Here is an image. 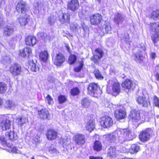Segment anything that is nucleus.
<instances>
[{
  "mask_svg": "<svg viewBox=\"0 0 159 159\" xmlns=\"http://www.w3.org/2000/svg\"><path fill=\"white\" fill-rule=\"evenodd\" d=\"M116 133L121 143L126 140H132L136 136L134 132H131L128 129H118L116 130Z\"/></svg>",
  "mask_w": 159,
  "mask_h": 159,
  "instance_id": "f257e3e1",
  "label": "nucleus"
},
{
  "mask_svg": "<svg viewBox=\"0 0 159 159\" xmlns=\"http://www.w3.org/2000/svg\"><path fill=\"white\" fill-rule=\"evenodd\" d=\"M120 84L115 78H111L107 82V90L111 89L110 92L114 96L118 94L120 91Z\"/></svg>",
  "mask_w": 159,
  "mask_h": 159,
  "instance_id": "f03ea898",
  "label": "nucleus"
},
{
  "mask_svg": "<svg viewBox=\"0 0 159 159\" xmlns=\"http://www.w3.org/2000/svg\"><path fill=\"white\" fill-rule=\"evenodd\" d=\"M152 130L150 128H148L141 132L139 135L140 140L143 142H146L149 140L150 134Z\"/></svg>",
  "mask_w": 159,
  "mask_h": 159,
  "instance_id": "7ed1b4c3",
  "label": "nucleus"
},
{
  "mask_svg": "<svg viewBox=\"0 0 159 159\" xmlns=\"http://www.w3.org/2000/svg\"><path fill=\"white\" fill-rule=\"evenodd\" d=\"M129 116L130 118H131L133 121L137 122L140 120H141L142 121L145 120V117H143L142 116L141 117L139 112L135 109L131 110Z\"/></svg>",
  "mask_w": 159,
  "mask_h": 159,
  "instance_id": "20e7f679",
  "label": "nucleus"
},
{
  "mask_svg": "<svg viewBox=\"0 0 159 159\" xmlns=\"http://www.w3.org/2000/svg\"><path fill=\"white\" fill-rule=\"evenodd\" d=\"M100 123L101 125L104 128H109L113 124L112 119L109 116H105L102 117Z\"/></svg>",
  "mask_w": 159,
  "mask_h": 159,
  "instance_id": "39448f33",
  "label": "nucleus"
},
{
  "mask_svg": "<svg viewBox=\"0 0 159 159\" xmlns=\"http://www.w3.org/2000/svg\"><path fill=\"white\" fill-rule=\"evenodd\" d=\"M136 100L138 103L144 107H147L150 105V102L148 98L144 96L138 95L136 98Z\"/></svg>",
  "mask_w": 159,
  "mask_h": 159,
  "instance_id": "423d86ee",
  "label": "nucleus"
},
{
  "mask_svg": "<svg viewBox=\"0 0 159 159\" xmlns=\"http://www.w3.org/2000/svg\"><path fill=\"white\" fill-rule=\"evenodd\" d=\"M90 19L91 24L97 25L100 23L102 19V17L101 14H96L90 16Z\"/></svg>",
  "mask_w": 159,
  "mask_h": 159,
  "instance_id": "0eeeda50",
  "label": "nucleus"
},
{
  "mask_svg": "<svg viewBox=\"0 0 159 159\" xmlns=\"http://www.w3.org/2000/svg\"><path fill=\"white\" fill-rule=\"evenodd\" d=\"M75 143L78 145L82 146L85 142L84 136L80 134H76L74 137Z\"/></svg>",
  "mask_w": 159,
  "mask_h": 159,
  "instance_id": "6e6552de",
  "label": "nucleus"
},
{
  "mask_svg": "<svg viewBox=\"0 0 159 159\" xmlns=\"http://www.w3.org/2000/svg\"><path fill=\"white\" fill-rule=\"evenodd\" d=\"M21 71V67L18 64H12L10 67V71L14 75H19Z\"/></svg>",
  "mask_w": 159,
  "mask_h": 159,
  "instance_id": "1a4fd4ad",
  "label": "nucleus"
},
{
  "mask_svg": "<svg viewBox=\"0 0 159 159\" xmlns=\"http://www.w3.org/2000/svg\"><path fill=\"white\" fill-rule=\"evenodd\" d=\"M104 55L103 52L100 48H97L94 51V55L92 57V59L95 63L97 61V60L101 58Z\"/></svg>",
  "mask_w": 159,
  "mask_h": 159,
  "instance_id": "9d476101",
  "label": "nucleus"
},
{
  "mask_svg": "<svg viewBox=\"0 0 159 159\" xmlns=\"http://www.w3.org/2000/svg\"><path fill=\"white\" fill-rule=\"evenodd\" d=\"M16 9L19 13H25L27 10L26 4L25 2L23 1L19 2L17 5Z\"/></svg>",
  "mask_w": 159,
  "mask_h": 159,
  "instance_id": "9b49d317",
  "label": "nucleus"
},
{
  "mask_svg": "<svg viewBox=\"0 0 159 159\" xmlns=\"http://www.w3.org/2000/svg\"><path fill=\"white\" fill-rule=\"evenodd\" d=\"M99 89V86L97 84L92 83L89 85L88 87V91L89 94L92 95L97 93Z\"/></svg>",
  "mask_w": 159,
  "mask_h": 159,
  "instance_id": "f8f14e48",
  "label": "nucleus"
},
{
  "mask_svg": "<svg viewBox=\"0 0 159 159\" xmlns=\"http://www.w3.org/2000/svg\"><path fill=\"white\" fill-rule=\"evenodd\" d=\"M64 56L61 53H59L56 55L54 60V62L57 66H60L65 61Z\"/></svg>",
  "mask_w": 159,
  "mask_h": 159,
  "instance_id": "ddd939ff",
  "label": "nucleus"
},
{
  "mask_svg": "<svg viewBox=\"0 0 159 159\" xmlns=\"http://www.w3.org/2000/svg\"><path fill=\"white\" fill-rule=\"evenodd\" d=\"M79 4L78 0H71L68 3V8L72 11H75L78 9Z\"/></svg>",
  "mask_w": 159,
  "mask_h": 159,
  "instance_id": "4468645a",
  "label": "nucleus"
},
{
  "mask_svg": "<svg viewBox=\"0 0 159 159\" xmlns=\"http://www.w3.org/2000/svg\"><path fill=\"white\" fill-rule=\"evenodd\" d=\"M14 32V29L11 25L6 26L3 28V33L5 35L11 36L13 34Z\"/></svg>",
  "mask_w": 159,
  "mask_h": 159,
  "instance_id": "2eb2a0df",
  "label": "nucleus"
},
{
  "mask_svg": "<svg viewBox=\"0 0 159 159\" xmlns=\"http://www.w3.org/2000/svg\"><path fill=\"white\" fill-rule=\"evenodd\" d=\"M11 122L9 120L5 119L2 121L0 124V128L3 131H6L10 128Z\"/></svg>",
  "mask_w": 159,
  "mask_h": 159,
  "instance_id": "dca6fc26",
  "label": "nucleus"
},
{
  "mask_svg": "<svg viewBox=\"0 0 159 159\" xmlns=\"http://www.w3.org/2000/svg\"><path fill=\"white\" fill-rule=\"evenodd\" d=\"M38 113L40 117L43 119H50V114L48 110L46 109H42L40 111H38Z\"/></svg>",
  "mask_w": 159,
  "mask_h": 159,
  "instance_id": "f3484780",
  "label": "nucleus"
},
{
  "mask_svg": "<svg viewBox=\"0 0 159 159\" xmlns=\"http://www.w3.org/2000/svg\"><path fill=\"white\" fill-rule=\"evenodd\" d=\"M19 54L20 56L23 57L27 56L29 57L32 54V49L29 47H26L20 50Z\"/></svg>",
  "mask_w": 159,
  "mask_h": 159,
  "instance_id": "a211bd4d",
  "label": "nucleus"
},
{
  "mask_svg": "<svg viewBox=\"0 0 159 159\" xmlns=\"http://www.w3.org/2000/svg\"><path fill=\"white\" fill-rule=\"evenodd\" d=\"M25 42L27 45L33 46L37 43V39L35 37L33 36H29L25 39Z\"/></svg>",
  "mask_w": 159,
  "mask_h": 159,
  "instance_id": "6ab92c4d",
  "label": "nucleus"
},
{
  "mask_svg": "<svg viewBox=\"0 0 159 159\" xmlns=\"http://www.w3.org/2000/svg\"><path fill=\"white\" fill-rule=\"evenodd\" d=\"M70 18L69 14H62L59 16V20L62 24H68L70 23Z\"/></svg>",
  "mask_w": 159,
  "mask_h": 159,
  "instance_id": "aec40b11",
  "label": "nucleus"
},
{
  "mask_svg": "<svg viewBox=\"0 0 159 159\" xmlns=\"http://www.w3.org/2000/svg\"><path fill=\"white\" fill-rule=\"evenodd\" d=\"M114 20L115 23L119 25L122 23L124 20V18L121 14L117 13L115 15Z\"/></svg>",
  "mask_w": 159,
  "mask_h": 159,
  "instance_id": "412c9836",
  "label": "nucleus"
},
{
  "mask_svg": "<svg viewBox=\"0 0 159 159\" xmlns=\"http://www.w3.org/2000/svg\"><path fill=\"white\" fill-rule=\"evenodd\" d=\"M126 115L125 112L123 110H117L115 111V116L118 120L125 119Z\"/></svg>",
  "mask_w": 159,
  "mask_h": 159,
  "instance_id": "4be33fe9",
  "label": "nucleus"
},
{
  "mask_svg": "<svg viewBox=\"0 0 159 159\" xmlns=\"http://www.w3.org/2000/svg\"><path fill=\"white\" fill-rule=\"evenodd\" d=\"M116 137H117L116 130L114 132L105 135L106 140L109 143H112L114 141Z\"/></svg>",
  "mask_w": 159,
  "mask_h": 159,
  "instance_id": "5701e85b",
  "label": "nucleus"
},
{
  "mask_svg": "<svg viewBox=\"0 0 159 159\" xmlns=\"http://www.w3.org/2000/svg\"><path fill=\"white\" fill-rule=\"evenodd\" d=\"M40 66L38 64H35L33 62V61H32L29 62V68L33 71L36 72L39 71V69Z\"/></svg>",
  "mask_w": 159,
  "mask_h": 159,
  "instance_id": "b1692460",
  "label": "nucleus"
},
{
  "mask_svg": "<svg viewBox=\"0 0 159 159\" xmlns=\"http://www.w3.org/2000/svg\"><path fill=\"white\" fill-rule=\"evenodd\" d=\"M57 133L52 129L49 130L47 134V137L48 140H53L55 139L57 136Z\"/></svg>",
  "mask_w": 159,
  "mask_h": 159,
  "instance_id": "393cba45",
  "label": "nucleus"
},
{
  "mask_svg": "<svg viewBox=\"0 0 159 159\" xmlns=\"http://www.w3.org/2000/svg\"><path fill=\"white\" fill-rule=\"evenodd\" d=\"M107 154L110 157L114 158L116 156V149L115 147L111 146L107 151Z\"/></svg>",
  "mask_w": 159,
  "mask_h": 159,
  "instance_id": "a878e982",
  "label": "nucleus"
},
{
  "mask_svg": "<svg viewBox=\"0 0 159 159\" xmlns=\"http://www.w3.org/2000/svg\"><path fill=\"white\" fill-rule=\"evenodd\" d=\"M111 25L108 22H105V23L102 26V30L104 33H111Z\"/></svg>",
  "mask_w": 159,
  "mask_h": 159,
  "instance_id": "bb28decb",
  "label": "nucleus"
},
{
  "mask_svg": "<svg viewBox=\"0 0 159 159\" xmlns=\"http://www.w3.org/2000/svg\"><path fill=\"white\" fill-rule=\"evenodd\" d=\"M91 100L88 98H84L81 99V104L82 107L84 108H87L90 105Z\"/></svg>",
  "mask_w": 159,
  "mask_h": 159,
  "instance_id": "cd10ccee",
  "label": "nucleus"
},
{
  "mask_svg": "<svg viewBox=\"0 0 159 159\" xmlns=\"http://www.w3.org/2000/svg\"><path fill=\"white\" fill-rule=\"evenodd\" d=\"M16 106L14 102L12 101L7 100L3 104V107L11 109H13Z\"/></svg>",
  "mask_w": 159,
  "mask_h": 159,
  "instance_id": "c85d7f7f",
  "label": "nucleus"
},
{
  "mask_svg": "<svg viewBox=\"0 0 159 159\" xmlns=\"http://www.w3.org/2000/svg\"><path fill=\"white\" fill-rule=\"evenodd\" d=\"M140 150V146L137 144H132L129 149V152L131 154L136 153Z\"/></svg>",
  "mask_w": 159,
  "mask_h": 159,
  "instance_id": "c756f323",
  "label": "nucleus"
},
{
  "mask_svg": "<svg viewBox=\"0 0 159 159\" xmlns=\"http://www.w3.org/2000/svg\"><path fill=\"white\" fill-rule=\"evenodd\" d=\"M28 121L27 118L24 116L19 117L16 120V123L20 126H22Z\"/></svg>",
  "mask_w": 159,
  "mask_h": 159,
  "instance_id": "7c9ffc66",
  "label": "nucleus"
},
{
  "mask_svg": "<svg viewBox=\"0 0 159 159\" xmlns=\"http://www.w3.org/2000/svg\"><path fill=\"white\" fill-rule=\"evenodd\" d=\"M6 137L8 140L13 141L16 140L17 138L16 133L13 131H11L10 132H7L5 134Z\"/></svg>",
  "mask_w": 159,
  "mask_h": 159,
  "instance_id": "2f4dec72",
  "label": "nucleus"
},
{
  "mask_svg": "<svg viewBox=\"0 0 159 159\" xmlns=\"http://www.w3.org/2000/svg\"><path fill=\"white\" fill-rule=\"evenodd\" d=\"M121 85L122 87L124 88L129 89L132 87L133 83L131 80L127 79L122 83Z\"/></svg>",
  "mask_w": 159,
  "mask_h": 159,
  "instance_id": "473e14b6",
  "label": "nucleus"
},
{
  "mask_svg": "<svg viewBox=\"0 0 159 159\" xmlns=\"http://www.w3.org/2000/svg\"><path fill=\"white\" fill-rule=\"evenodd\" d=\"M86 127V129L90 132L93 130L95 128L94 121L93 120H89L87 123Z\"/></svg>",
  "mask_w": 159,
  "mask_h": 159,
  "instance_id": "72a5a7b5",
  "label": "nucleus"
},
{
  "mask_svg": "<svg viewBox=\"0 0 159 159\" xmlns=\"http://www.w3.org/2000/svg\"><path fill=\"white\" fill-rule=\"evenodd\" d=\"M48 56V53L47 51H42L40 52L39 54L40 59L43 62H45L47 60Z\"/></svg>",
  "mask_w": 159,
  "mask_h": 159,
  "instance_id": "f704fd0d",
  "label": "nucleus"
},
{
  "mask_svg": "<svg viewBox=\"0 0 159 159\" xmlns=\"http://www.w3.org/2000/svg\"><path fill=\"white\" fill-rule=\"evenodd\" d=\"M38 36L40 39L44 40L45 42L49 40L50 39L49 36L43 32H40L38 33Z\"/></svg>",
  "mask_w": 159,
  "mask_h": 159,
  "instance_id": "c9c22d12",
  "label": "nucleus"
},
{
  "mask_svg": "<svg viewBox=\"0 0 159 159\" xmlns=\"http://www.w3.org/2000/svg\"><path fill=\"white\" fill-rule=\"evenodd\" d=\"M7 84L4 82H0V94H3L7 90Z\"/></svg>",
  "mask_w": 159,
  "mask_h": 159,
  "instance_id": "e433bc0d",
  "label": "nucleus"
},
{
  "mask_svg": "<svg viewBox=\"0 0 159 159\" xmlns=\"http://www.w3.org/2000/svg\"><path fill=\"white\" fill-rule=\"evenodd\" d=\"M102 145L101 142L99 141H96L94 143L93 149L97 151H99L102 149Z\"/></svg>",
  "mask_w": 159,
  "mask_h": 159,
  "instance_id": "4c0bfd02",
  "label": "nucleus"
},
{
  "mask_svg": "<svg viewBox=\"0 0 159 159\" xmlns=\"http://www.w3.org/2000/svg\"><path fill=\"white\" fill-rule=\"evenodd\" d=\"M76 56L75 55L71 54L70 55L68 63L70 64H72L75 63L76 60Z\"/></svg>",
  "mask_w": 159,
  "mask_h": 159,
  "instance_id": "58836bf2",
  "label": "nucleus"
},
{
  "mask_svg": "<svg viewBox=\"0 0 159 159\" xmlns=\"http://www.w3.org/2000/svg\"><path fill=\"white\" fill-rule=\"evenodd\" d=\"M19 22L21 26H25L27 23V19L25 17H20L18 18Z\"/></svg>",
  "mask_w": 159,
  "mask_h": 159,
  "instance_id": "ea45409f",
  "label": "nucleus"
},
{
  "mask_svg": "<svg viewBox=\"0 0 159 159\" xmlns=\"http://www.w3.org/2000/svg\"><path fill=\"white\" fill-rule=\"evenodd\" d=\"M56 20V17L54 16H51L48 17V23L50 25H53Z\"/></svg>",
  "mask_w": 159,
  "mask_h": 159,
  "instance_id": "a19ab883",
  "label": "nucleus"
},
{
  "mask_svg": "<svg viewBox=\"0 0 159 159\" xmlns=\"http://www.w3.org/2000/svg\"><path fill=\"white\" fill-rule=\"evenodd\" d=\"M36 4L37 6L35 7L36 9H38L39 11H41L42 10H43V11H44L45 7L44 5L41 4L40 2L39 3V2H37Z\"/></svg>",
  "mask_w": 159,
  "mask_h": 159,
  "instance_id": "79ce46f5",
  "label": "nucleus"
},
{
  "mask_svg": "<svg viewBox=\"0 0 159 159\" xmlns=\"http://www.w3.org/2000/svg\"><path fill=\"white\" fill-rule=\"evenodd\" d=\"M84 66V63L83 61H81L80 62V65L74 68V70L76 72L80 71L82 68Z\"/></svg>",
  "mask_w": 159,
  "mask_h": 159,
  "instance_id": "37998d69",
  "label": "nucleus"
},
{
  "mask_svg": "<svg viewBox=\"0 0 159 159\" xmlns=\"http://www.w3.org/2000/svg\"><path fill=\"white\" fill-rule=\"evenodd\" d=\"M79 90L78 88H73L71 90V94L73 96L78 95L79 93Z\"/></svg>",
  "mask_w": 159,
  "mask_h": 159,
  "instance_id": "c03bdc74",
  "label": "nucleus"
},
{
  "mask_svg": "<svg viewBox=\"0 0 159 159\" xmlns=\"http://www.w3.org/2000/svg\"><path fill=\"white\" fill-rule=\"evenodd\" d=\"M152 39L154 43H156L159 40V35L157 34H155L152 36Z\"/></svg>",
  "mask_w": 159,
  "mask_h": 159,
  "instance_id": "a18cd8bd",
  "label": "nucleus"
},
{
  "mask_svg": "<svg viewBox=\"0 0 159 159\" xmlns=\"http://www.w3.org/2000/svg\"><path fill=\"white\" fill-rule=\"evenodd\" d=\"M153 102L155 106L159 108V98L156 96L153 97Z\"/></svg>",
  "mask_w": 159,
  "mask_h": 159,
  "instance_id": "49530a36",
  "label": "nucleus"
},
{
  "mask_svg": "<svg viewBox=\"0 0 159 159\" xmlns=\"http://www.w3.org/2000/svg\"><path fill=\"white\" fill-rule=\"evenodd\" d=\"M159 16V11H153L151 14V17L153 19H156Z\"/></svg>",
  "mask_w": 159,
  "mask_h": 159,
  "instance_id": "de8ad7c7",
  "label": "nucleus"
},
{
  "mask_svg": "<svg viewBox=\"0 0 159 159\" xmlns=\"http://www.w3.org/2000/svg\"><path fill=\"white\" fill-rule=\"evenodd\" d=\"M94 72L95 76L97 79H102L103 78V76L101 74L99 70H95Z\"/></svg>",
  "mask_w": 159,
  "mask_h": 159,
  "instance_id": "09e8293b",
  "label": "nucleus"
},
{
  "mask_svg": "<svg viewBox=\"0 0 159 159\" xmlns=\"http://www.w3.org/2000/svg\"><path fill=\"white\" fill-rule=\"evenodd\" d=\"M58 99L59 102L60 104L64 103L66 100V97L62 95L59 96Z\"/></svg>",
  "mask_w": 159,
  "mask_h": 159,
  "instance_id": "8fccbe9b",
  "label": "nucleus"
},
{
  "mask_svg": "<svg viewBox=\"0 0 159 159\" xmlns=\"http://www.w3.org/2000/svg\"><path fill=\"white\" fill-rule=\"evenodd\" d=\"M46 100L48 102L49 104H52L53 103V101L50 95L48 94L46 97Z\"/></svg>",
  "mask_w": 159,
  "mask_h": 159,
  "instance_id": "3c124183",
  "label": "nucleus"
},
{
  "mask_svg": "<svg viewBox=\"0 0 159 159\" xmlns=\"http://www.w3.org/2000/svg\"><path fill=\"white\" fill-rule=\"evenodd\" d=\"M63 144L67 146L69 145L71 143V140L70 139L67 138L66 139H64L63 140Z\"/></svg>",
  "mask_w": 159,
  "mask_h": 159,
  "instance_id": "603ef678",
  "label": "nucleus"
},
{
  "mask_svg": "<svg viewBox=\"0 0 159 159\" xmlns=\"http://www.w3.org/2000/svg\"><path fill=\"white\" fill-rule=\"evenodd\" d=\"M1 141L2 142V143L3 145H5L7 143V140H8L7 138H6V137L5 136V138H4L3 137H1L0 139Z\"/></svg>",
  "mask_w": 159,
  "mask_h": 159,
  "instance_id": "864d4df0",
  "label": "nucleus"
},
{
  "mask_svg": "<svg viewBox=\"0 0 159 159\" xmlns=\"http://www.w3.org/2000/svg\"><path fill=\"white\" fill-rule=\"evenodd\" d=\"M77 25L76 24H71L70 25L71 30L74 31L76 30L77 27Z\"/></svg>",
  "mask_w": 159,
  "mask_h": 159,
  "instance_id": "5fc2aeb1",
  "label": "nucleus"
},
{
  "mask_svg": "<svg viewBox=\"0 0 159 159\" xmlns=\"http://www.w3.org/2000/svg\"><path fill=\"white\" fill-rule=\"evenodd\" d=\"M5 11L6 12L7 15H8L11 11L10 8L9 6L6 7L5 9Z\"/></svg>",
  "mask_w": 159,
  "mask_h": 159,
  "instance_id": "6e6d98bb",
  "label": "nucleus"
},
{
  "mask_svg": "<svg viewBox=\"0 0 159 159\" xmlns=\"http://www.w3.org/2000/svg\"><path fill=\"white\" fill-rule=\"evenodd\" d=\"M49 152L52 153H56L57 154L58 152L56 149L52 148V149L51 148V150H49Z\"/></svg>",
  "mask_w": 159,
  "mask_h": 159,
  "instance_id": "4d7b16f0",
  "label": "nucleus"
},
{
  "mask_svg": "<svg viewBox=\"0 0 159 159\" xmlns=\"http://www.w3.org/2000/svg\"><path fill=\"white\" fill-rule=\"evenodd\" d=\"M141 55L140 54H136L135 55V56H134V57H135V60L137 61V60H138L139 59H140V57H141Z\"/></svg>",
  "mask_w": 159,
  "mask_h": 159,
  "instance_id": "13d9d810",
  "label": "nucleus"
},
{
  "mask_svg": "<svg viewBox=\"0 0 159 159\" xmlns=\"http://www.w3.org/2000/svg\"><path fill=\"white\" fill-rule=\"evenodd\" d=\"M5 101L4 99L0 98V106L2 107H3V104L5 103Z\"/></svg>",
  "mask_w": 159,
  "mask_h": 159,
  "instance_id": "bf43d9fd",
  "label": "nucleus"
},
{
  "mask_svg": "<svg viewBox=\"0 0 159 159\" xmlns=\"http://www.w3.org/2000/svg\"><path fill=\"white\" fill-rule=\"evenodd\" d=\"M150 56L152 58L154 59L156 57V54L154 52H151L150 54Z\"/></svg>",
  "mask_w": 159,
  "mask_h": 159,
  "instance_id": "052dcab7",
  "label": "nucleus"
},
{
  "mask_svg": "<svg viewBox=\"0 0 159 159\" xmlns=\"http://www.w3.org/2000/svg\"><path fill=\"white\" fill-rule=\"evenodd\" d=\"M3 19L0 17V29H1L3 26Z\"/></svg>",
  "mask_w": 159,
  "mask_h": 159,
  "instance_id": "680f3d73",
  "label": "nucleus"
},
{
  "mask_svg": "<svg viewBox=\"0 0 159 159\" xmlns=\"http://www.w3.org/2000/svg\"><path fill=\"white\" fill-rule=\"evenodd\" d=\"M155 77L156 80L159 81V73H157L155 74Z\"/></svg>",
  "mask_w": 159,
  "mask_h": 159,
  "instance_id": "e2e57ef3",
  "label": "nucleus"
},
{
  "mask_svg": "<svg viewBox=\"0 0 159 159\" xmlns=\"http://www.w3.org/2000/svg\"><path fill=\"white\" fill-rule=\"evenodd\" d=\"M90 159H102L101 157H95L93 156H90L89 158Z\"/></svg>",
  "mask_w": 159,
  "mask_h": 159,
  "instance_id": "0e129e2a",
  "label": "nucleus"
},
{
  "mask_svg": "<svg viewBox=\"0 0 159 159\" xmlns=\"http://www.w3.org/2000/svg\"><path fill=\"white\" fill-rule=\"evenodd\" d=\"M124 40L126 42V43L129 42V36H127V37L126 38H125Z\"/></svg>",
  "mask_w": 159,
  "mask_h": 159,
  "instance_id": "69168bd1",
  "label": "nucleus"
},
{
  "mask_svg": "<svg viewBox=\"0 0 159 159\" xmlns=\"http://www.w3.org/2000/svg\"><path fill=\"white\" fill-rule=\"evenodd\" d=\"M66 48H67L68 51V52H70V48H69V46L68 45V44H66V46H65Z\"/></svg>",
  "mask_w": 159,
  "mask_h": 159,
  "instance_id": "338daca9",
  "label": "nucleus"
},
{
  "mask_svg": "<svg viewBox=\"0 0 159 159\" xmlns=\"http://www.w3.org/2000/svg\"><path fill=\"white\" fill-rule=\"evenodd\" d=\"M17 150V148L16 147L13 148L12 151L14 152H17L16 151Z\"/></svg>",
  "mask_w": 159,
  "mask_h": 159,
  "instance_id": "774afa93",
  "label": "nucleus"
}]
</instances>
